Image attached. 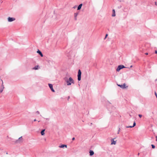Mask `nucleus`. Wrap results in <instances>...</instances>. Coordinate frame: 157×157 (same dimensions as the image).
<instances>
[{
	"label": "nucleus",
	"instance_id": "obj_1",
	"mask_svg": "<svg viewBox=\"0 0 157 157\" xmlns=\"http://www.w3.org/2000/svg\"><path fill=\"white\" fill-rule=\"evenodd\" d=\"M64 80L67 83V85L68 86L70 85H71V83L73 82V80L72 78L70 77L69 79L67 77H66L64 78Z\"/></svg>",
	"mask_w": 157,
	"mask_h": 157
},
{
	"label": "nucleus",
	"instance_id": "obj_2",
	"mask_svg": "<svg viewBox=\"0 0 157 157\" xmlns=\"http://www.w3.org/2000/svg\"><path fill=\"white\" fill-rule=\"evenodd\" d=\"M22 142V136H21L19 137L18 139L15 142V143L16 144L21 143Z\"/></svg>",
	"mask_w": 157,
	"mask_h": 157
},
{
	"label": "nucleus",
	"instance_id": "obj_3",
	"mask_svg": "<svg viewBox=\"0 0 157 157\" xmlns=\"http://www.w3.org/2000/svg\"><path fill=\"white\" fill-rule=\"evenodd\" d=\"M125 67L123 65H120L118 66L117 67L116 71H119L121 69L125 68Z\"/></svg>",
	"mask_w": 157,
	"mask_h": 157
},
{
	"label": "nucleus",
	"instance_id": "obj_4",
	"mask_svg": "<svg viewBox=\"0 0 157 157\" xmlns=\"http://www.w3.org/2000/svg\"><path fill=\"white\" fill-rule=\"evenodd\" d=\"M15 18L14 17H9L8 18V21L9 22H12L15 21Z\"/></svg>",
	"mask_w": 157,
	"mask_h": 157
},
{
	"label": "nucleus",
	"instance_id": "obj_5",
	"mask_svg": "<svg viewBox=\"0 0 157 157\" xmlns=\"http://www.w3.org/2000/svg\"><path fill=\"white\" fill-rule=\"evenodd\" d=\"M1 80L2 82V85L1 87L0 92L2 93L3 91V89H4V85H3V81L2 80Z\"/></svg>",
	"mask_w": 157,
	"mask_h": 157
},
{
	"label": "nucleus",
	"instance_id": "obj_6",
	"mask_svg": "<svg viewBox=\"0 0 157 157\" xmlns=\"http://www.w3.org/2000/svg\"><path fill=\"white\" fill-rule=\"evenodd\" d=\"M48 86H49V87L50 88L51 90L53 92H54L55 90L53 89V86H52V84H48Z\"/></svg>",
	"mask_w": 157,
	"mask_h": 157
},
{
	"label": "nucleus",
	"instance_id": "obj_7",
	"mask_svg": "<svg viewBox=\"0 0 157 157\" xmlns=\"http://www.w3.org/2000/svg\"><path fill=\"white\" fill-rule=\"evenodd\" d=\"M117 85L122 89H124L126 88L125 83H124L123 84V85Z\"/></svg>",
	"mask_w": 157,
	"mask_h": 157
},
{
	"label": "nucleus",
	"instance_id": "obj_8",
	"mask_svg": "<svg viewBox=\"0 0 157 157\" xmlns=\"http://www.w3.org/2000/svg\"><path fill=\"white\" fill-rule=\"evenodd\" d=\"M37 52L38 53L40 56L41 57H43V55L42 53L39 50H38L37 51Z\"/></svg>",
	"mask_w": 157,
	"mask_h": 157
},
{
	"label": "nucleus",
	"instance_id": "obj_9",
	"mask_svg": "<svg viewBox=\"0 0 157 157\" xmlns=\"http://www.w3.org/2000/svg\"><path fill=\"white\" fill-rule=\"evenodd\" d=\"M78 14V12L75 13L74 14V19H75V20H77V16Z\"/></svg>",
	"mask_w": 157,
	"mask_h": 157
},
{
	"label": "nucleus",
	"instance_id": "obj_10",
	"mask_svg": "<svg viewBox=\"0 0 157 157\" xmlns=\"http://www.w3.org/2000/svg\"><path fill=\"white\" fill-rule=\"evenodd\" d=\"M90 155V156H92L94 155V153L93 151L92 150H90L89 152Z\"/></svg>",
	"mask_w": 157,
	"mask_h": 157
},
{
	"label": "nucleus",
	"instance_id": "obj_11",
	"mask_svg": "<svg viewBox=\"0 0 157 157\" xmlns=\"http://www.w3.org/2000/svg\"><path fill=\"white\" fill-rule=\"evenodd\" d=\"M59 147L60 148H63L64 147H65L66 148H67V145L65 144H63L60 146H59Z\"/></svg>",
	"mask_w": 157,
	"mask_h": 157
},
{
	"label": "nucleus",
	"instance_id": "obj_12",
	"mask_svg": "<svg viewBox=\"0 0 157 157\" xmlns=\"http://www.w3.org/2000/svg\"><path fill=\"white\" fill-rule=\"evenodd\" d=\"M116 144V141H114L113 140H111V144H114L115 145Z\"/></svg>",
	"mask_w": 157,
	"mask_h": 157
},
{
	"label": "nucleus",
	"instance_id": "obj_13",
	"mask_svg": "<svg viewBox=\"0 0 157 157\" xmlns=\"http://www.w3.org/2000/svg\"><path fill=\"white\" fill-rule=\"evenodd\" d=\"M81 71L79 69V81H80L81 79Z\"/></svg>",
	"mask_w": 157,
	"mask_h": 157
},
{
	"label": "nucleus",
	"instance_id": "obj_14",
	"mask_svg": "<svg viewBox=\"0 0 157 157\" xmlns=\"http://www.w3.org/2000/svg\"><path fill=\"white\" fill-rule=\"evenodd\" d=\"M113 14L112 15V17H115L116 16L115 12L114 9L113 10Z\"/></svg>",
	"mask_w": 157,
	"mask_h": 157
},
{
	"label": "nucleus",
	"instance_id": "obj_15",
	"mask_svg": "<svg viewBox=\"0 0 157 157\" xmlns=\"http://www.w3.org/2000/svg\"><path fill=\"white\" fill-rule=\"evenodd\" d=\"M39 66L38 65H36L33 68V69L36 70L38 69Z\"/></svg>",
	"mask_w": 157,
	"mask_h": 157
},
{
	"label": "nucleus",
	"instance_id": "obj_16",
	"mask_svg": "<svg viewBox=\"0 0 157 157\" xmlns=\"http://www.w3.org/2000/svg\"><path fill=\"white\" fill-rule=\"evenodd\" d=\"M45 131V129H43L42 130L41 132V134L42 135H44V132Z\"/></svg>",
	"mask_w": 157,
	"mask_h": 157
},
{
	"label": "nucleus",
	"instance_id": "obj_17",
	"mask_svg": "<svg viewBox=\"0 0 157 157\" xmlns=\"http://www.w3.org/2000/svg\"><path fill=\"white\" fill-rule=\"evenodd\" d=\"M82 5V4H81L79 5V10H80L81 9V8Z\"/></svg>",
	"mask_w": 157,
	"mask_h": 157
},
{
	"label": "nucleus",
	"instance_id": "obj_18",
	"mask_svg": "<svg viewBox=\"0 0 157 157\" xmlns=\"http://www.w3.org/2000/svg\"><path fill=\"white\" fill-rule=\"evenodd\" d=\"M77 7V10H78V6H74L73 7V8L75 9V8H76Z\"/></svg>",
	"mask_w": 157,
	"mask_h": 157
},
{
	"label": "nucleus",
	"instance_id": "obj_19",
	"mask_svg": "<svg viewBox=\"0 0 157 157\" xmlns=\"http://www.w3.org/2000/svg\"><path fill=\"white\" fill-rule=\"evenodd\" d=\"M136 125V123L135 122V121H134L133 123V125L132 126V127H134Z\"/></svg>",
	"mask_w": 157,
	"mask_h": 157
},
{
	"label": "nucleus",
	"instance_id": "obj_20",
	"mask_svg": "<svg viewBox=\"0 0 157 157\" xmlns=\"http://www.w3.org/2000/svg\"><path fill=\"white\" fill-rule=\"evenodd\" d=\"M126 127V128H132L133 127H132V126H127Z\"/></svg>",
	"mask_w": 157,
	"mask_h": 157
},
{
	"label": "nucleus",
	"instance_id": "obj_21",
	"mask_svg": "<svg viewBox=\"0 0 157 157\" xmlns=\"http://www.w3.org/2000/svg\"><path fill=\"white\" fill-rule=\"evenodd\" d=\"M151 146H152V148L154 149V148H155V146L154 145L152 144Z\"/></svg>",
	"mask_w": 157,
	"mask_h": 157
},
{
	"label": "nucleus",
	"instance_id": "obj_22",
	"mask_svg": "<svg viewBox=\"0 0 157 157\" xmlns=\"http://www.w3.org/2000/svg\"><path fill=\"white\" fill-rule=\"evenodd\" d=\"M120 130V128H119V129H118V132H117V134H119Z\"/></svg>",
	"mask_w": 157,
	"mask_h": 157
},
{
	"label": "nucleus",
	"instance_id": "obj_23",
	"mask_svg": "<svg viewBox=\"0 0 157 157\" xmlns=\"http://www.w3.org/2000/svg\"><path fill=\"white\" fill-rule=\"evenodd\" d=\"M77 79L78 80V74H77Z\"/></svg>",
	"mask_w": 157,
	"mask_h": 157
},
{
	"label": "nucleus",
	"instance_id": "obj_24",
	"mask_svg": "<svg viewBox=\"0 0 157 157\" xmlns=\"http://www.w3.org/2000/svg\"><path fill=\"white\" fill-rule=\"evenodd\" d=\"M139 116L141 118L142 117V115L141 114H139Z\"/></svg>",
	"mask_w": 157,
	"mask_h": 157
},
{
	"label": "nucleus",
	"instance_id": "obj_25",
	"mask_svg": "<svg viewBox=\"0 0 157 157\" xmlns=\"http://www.w3.org/2000/svg\"><path fill=\"white\" fill-rule=\"evenodd\" d=\"M36 113H37L38 114H39V113H40L39 112V111H37Z\"/></svg>",
	"mask_w": 157,
	"mask_h": 157
},
{
	"label": "nucleus",
	"instance_id": "obj_26",
	"mask_svg": "<svg viewBox=\"0 0 157 157\" xmlns=\"http://www.w3.org/2000/svg\"><path fill=\"white\" fill-rule=\"evenodd\" d=\"M155 5L157 6V2H155Z\"/></svg>",
	"mask_w": 157,
	"mask_h": 157
},
{
	"label": "nucleus",
	"instance_id": "obj_27",
	"mask_svg": "<svg viewBox=\"0 0 157 157\" xmlns=\"http://www.w3.org/2000/svg\"><path fill=\"white\" fill-rule=\"evenodd\" d=\"M108 34H106L105 35V39L106 37L108 36Z\"/></svg>",
	"mask_w": 157,
	"mask_h": 157
},
{
	"label": "nucleus",
	"instance_id": "obj_28",
	"mask_svg": "<svg viewBox=\"0 0 157 157\" xmlns=\"http://www.w3.org/2000/svg\"><path fill=\"white\" fill-rule=\"evenodd\" d=\"M75 138L74 137H73V138H72V140H75Z\"/></svg>",
	"mask_w": 157,
	"mask_h": 157
},
{
	"label": "nucleus",
	"instance_id": "obj_29",
	"mask_svg": "<svg viewBox=\"0 0 157 157\" xmlns=\"http://www.w3.org/2000/svg\"><path fill=\"white\" fill-rule=\"evenodd\" d=\"M46 119L47 120H48L49 121V119L48 118H46Z\"/></svg>",
	"mask_w": 157,
	"mask_h": 157
},
{
	"label": "nucleus",
	"instance_id": "obj_30",
	"mask_svg": "<svg viewBox=\"0 0 157 157\" xmlns=\"http://www.w3.org/2000/svg\"><path fill=\"white\" fill-rule=\"evenodd\" d=\"M145 54L146 55H147L148 54V53H145Z\"/></svg>",
	"mask_w": 157,
	"mask_h": 157
},
{
	"label": "nucleus",
	"instance_id": "obj_31",
	"mask_svg": "<svg viewBox=\"0 0 157 157\" xmlns=\"http://www.w3.org/2000/svg\"><path fill=\"white\" fill-rule=\"evenodd\" d=\"M70 98V96H68V99H68V100H69V99Z\"/></svg>",
	"mask_w": 157,
	"mask_h": 157
},
{
	"label": "nucleus",
	"instance_id": "obj_32",
	"mask_svg": "<svg viewBox=\"0 0 157 157\" xmlns=\"http://www.w3.org/2000/svg\"><path fill=\"white\" fill-rule=\"evenodd\" d=\"M155 52L156 54H157V51H155Z\"/></svg>",
	"mask_w": 157,
	"mask_h": 157
},
{
	"label": "nucleus",
	"instance_id": "obj_33",
	"mask_svg": "<svg viewBox=\"0 0 157 157\" xmlns=\"http://www.w3.org/2000/svg\"><path fill=\"white\" fill-rule=\"evenodd\" d=\"M36 121V119H35L34 120V121Z\"/></svg>",
	"mask_w": 157,
	"mask_h": 157
},
{
	"label": "nucleus",
	"instance_id": "obj_34",
	"mask_svg": "<svg viewBox=\"0 0 157 157\" xmlns=\"http://www.w3.org/2000/svg\"><path fill=\"white\" fill-rule=\"evenodd\" d=\"M156 137V141H157V136Z\"/></svg>",
	"mask_w": 157,
	"mask_h": 157
},
{
	"label": "nucleus",
	"instance_id": "obj_35",
	"mask_svg": "<svg viewBox=\"0 0 157 157\" xmlns=\"http://www.w3.org/2000/svg\"><path fill=\"white\" fill-rule=\"evenodd\" d=\"M132 67V65H131V66H130V67L131 68V67Z\"/></svg>",
	"mask_w": 157,
	"mask_h": 157
},
{
	"label": "nucleus",
	"instance_id": "obj_36",
	"mask_svg": "<svg viewBox=\"0 0 157 157\" xmlns=\"http://www.w3.org/2000/svg\"><path fill=\"white\" fill-rule=\"evenodd\" d=\"M139 154H140V153H138V155H139Z\"/></svg>",
	"mask_w": 157,
	"mask_h": 157
}]
</instances>
